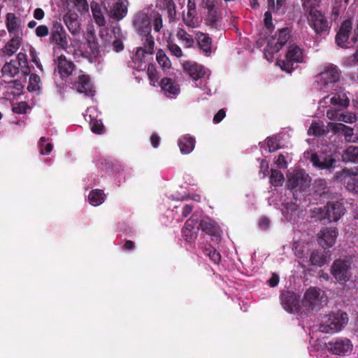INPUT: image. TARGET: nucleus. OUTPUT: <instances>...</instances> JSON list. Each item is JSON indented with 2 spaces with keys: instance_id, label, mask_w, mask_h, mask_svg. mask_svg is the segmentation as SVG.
<instances>
[{
  "instance_id": "obj_1",
  "label": "nucleus",
  "mask_w": 358,
  "mask_h": 358,
  "mask_svg": "<svg viewBox=\"0 0 358 358\" xmlns=\"http://www.w3.org/2000/svg\"><path fill=\"white\" fill-rule=\"evenodd\" d=\"M348 315L345 312L338 310L326 315L320 326V331L325 334H334L341 331L348 322Z\"/></svg>"
},
{
  "instance_id": "obj_2",
  "label": "nucleus",
  "mask_w": 358,
  "mask_h": 358,
  "mask_svg": "<svg viewBox=\"0 0 358 358\" xmlns=\"http://www.w3.org/2000/svg\"><path fill=\"white\" fill-rule=\"evenodd\" d=\"M303 62V50L295 44L290 45L283 59H278L276 64L287 73L294 69V64Z\"/></svg>"
},
{
  "instance_id": "obj_3",
  "label": "nucleus",
  "mask_w": 358,
  "mask_h": 358,
  "mask_svg": "<svg viewBox=\"0 0 358 358\" xmlns=\"http://www.w3.org/2000/svg\"><path fill=\"white\" fill-rule=\"evenodd\" d=\"M290 38V31L288 28L278 30L277 38L271 37L267 41L266 48L264 50L265 57L268 60H272L273 55L279 52Z\"/></svg>"
},
{
  "instance_id": "obj_4",
  "label": "nucleus",
  "mask_w": 358,
  "mask_h": 358,
  "mask_svg": "<svg viewBox=\"0 0 358 358\" xmlns=\"http://www.w3.org/2000/svg\"><path fill=\"white\" fill-rule=\"evenodd\" d=\"M317 82L321 89L328 92L333 89L334 85L340 80L341 71L333 64L329 65L317 76Z\"/></svg>"
},
{
  "instance_id": "obj_5",
  "label": "nucleus",
  "mask_w": 358,
  "mask_h": 358,
  "mask_svg": "<svg viewBox=\"0 0 358 358\" xmlns=\"http://www.w3.org/2000/svg\"><path fill=\"white\" fill-rule=\"evenodd\" d=\"M352 29V22L350 20L348 19L342 22L335 37V41L338 46L343 48H350L358 41L355 33L352 38H350Z\"/></svg>"
},
{
  "instance_id": "obj_6",
  "label": "nucleus",
  "mask_w": 358,
  "mask_h": 358,
  "mask_svg": "<svg viewBox=\"0 0 358 358\" xmlns=\"http://www.w3.org/2000/svg\"><path fill=\"white\" fill-rule=\"evenodd\" d=\"M308 24L317 35L329 34L331 25L327 17L318 10L310 8L308 17Z\"/></svg>"
},
{
  "instance_id": "obj_7",
  "label": "nucleus",
  "mask_w": 358,
  "mask_h": 358,
  "mask_svg": "<svg viewBox=\"0 0 358 358\" xmlns=\"http://www.w3.org/2000/svg\"><path fill=\"white\" fill-rule=\"evenodd\" d=\"M303 306L308 310H318L327 303L324 292L319 288L310 287L304 294Z\"/></svg>"
},
{
  "instance_id": "obj_8",
  "label": "nucleus",
  "mask_w": 358,
  "mask_h": 358,
  "mask_svg": "<svg viewBox=\"0 0 358 358\" xmlns=\"http://www.w3.org/2000/svg\"><path fill=\"white\" fill-rule=\"evenodd\" d=\"M48 42L66 50L69 46L68 34L60 22L55 21L50 27Z\"/></svg>"
},
{
  "instance_id": "obj_9",
  "label": "nucleus",
  "mask_w": 358,
  "mask_h": 358,
  "mask_svg": "<svg viewBox=\"0 0 358 358\" xmlns=\"http://www.w3.org/2000/svg\"><path fill=\"white\" fill-rule=\"evenodd\" d=\"M350 263L344 259H336L331 266V271L334 278L340 283L344 284L350 278Z\"/></svg>"
},
{
  "instance_id": "obj_10",
  "label": "nucleus",
  "mask_w": 358,
  "mask_h": 358,
  "mask_svg": "<svg viewBox=\"0 0 358 358\" xmlns=\"http://www.w3.org/2000/svg\"><path fill=\"white\" fill-rule=\"evenodd\" d=\"M280 303L283 308L289 313H299L300 310L299 296L293 292L282 291L280 294Z\"/></svg>"
},
{
  "instance_id": "obj_11",
  "label": "nucleus",
  "mask_w": 358,
  "mask_h": 358,
  "mask_svg": "<svg viewBox=\"0 0 358 358\" xmlns=\"http://www.w3.org/2000/svg\"><path fill=\"white\" fill-rule=\"evenodd\" d=\"M310 180L304 171L293 173L288 178L287 185L291 189L303 191L310 186Z\"/></svg>"
},
{
  "instance_id": "obj_12",
  "label": "nucleus",
  "mask_w": 358,
  "mask_h": 358,
  "mask_svg": "<svg viewBox=\"0 0 358 358\" xmlns=\"http://www.w3.org/2000/svg\"><path fill=\"white\" fill-rule=\"evenodd\" d=\"M199 230L198 218L192 215L185 222L181 233L185 241L193 243L197 238Z\"/></svg>"
},
{
  "instance_id": "obj_13",
  "label": "nucleus",
  "mask_w": 358,
  "mask_h": 358,
  "mask_svg": "<svg viewBox=\"0 0 358 358\" xmlns=\"http://www.w3.org/2000/svg\"><path fill=\"white\" fill-rule=\"evenodd\" d=\"M133 26L141 36L148 34L151 32V20L146 13L142 12L136 13L133 19Z\"/></svg>"
},
{
  "instance_id": "obj_14",
  "label": "nucleus",
  "mask_w": 358,
  "mask_h": 358,
  "mask_svg": "<svg viewBox=\"0 0 358 358\" xmlns=\"http://www.w3.org/2000/svg\"><path fill=\"white\" fill-rule=\"evenodd\" d=\"M325 207L327 222H337L345 214V208L339 201L328 202Z\"/></svg>"
},
{
  "instance_id": "obj_15",
  "label": "nucleus",
  "mask_w": 358,
  "mask_h": 358,
  "mask_svg": "<svg viewBox=\"0 0 358 358\" xmlns=\"http://www.w3.org/2000/svg\"><path fill=\"white\" fill-rule=\"evenodd\" d=\"M320 240V244L324 248L332 247L338 235V230L336 227H324L318 234Z\"/></svg>"
},
{
  "instance_id": "obj_16",
  "label": "nucleus",
  "mask_w": 358,
  "mask_h": 358,
  "mask_svg": "<svg viewBox=\"0 0 358 358\" xmlns=\"http://www.w3.org/2000/svg\"><path fill=\"white\" fill-rule=\"evenodd\" d=\"M352 348L351 341L346 338H338L334 342H329L328 343V348L330 352L334 355H345Z\"/></svg>"
},
{
  "instance_id": "obj_17",
  "label": "nucleus",
  "mask_w": 358,
  "mask_h": 358,
  "mask_svg": "<svg viewBox=\"0 0 358 358\" xmlns=\"http://www.w3.org/2000/svg\"><path fill=\"white\" fill-rule=\"evenodd\" d=\"M76 66L70 60H67L64 55H61L57 59V69L60 77L64 79L70 76Z\"/></svg>"
},
{
  "instance_id": "obj_18",
  "label": "nucleus",
  "mask_w": 358,
  "mask_h": 358,
  "mask_svg": "<svg viewBox=\"0 0 358 358\" xmlns=\"http://www.w3.org/2000/svg\"><path fill=\"white\" fill-rule=\"evenodd\" d=\"M222 13L217 8L214 10L207 11L204 22L205 24L212 29L220 30L221 29Z\"/></svg>"
},
{
  "instance_id": "obj_19",
  "label": "nucleus",
  "mask_w": 358,
  "mask_h": 358,
  "mask_svg": "<svg viewBox=\"0 0 358 358\" xmlns=\"http://www.w3.org/2000/svg\"><path fill=\"white\" fill-rule=\"evenodd\" d=\"M63 20L69 31L73 35H76L80 29L78 15L75 12L69 11L63 16Z\"/></svg>"
},
{
  "instance_id": "obj_20",
  "label": "nucleus",
  "mask_w": 358,
  "mask_h": 358,
  "mask_svg": "<svg viewBox=\"0 0 358 358\" xmlns=\"http://www.w3.org/2000/svg\"><path fill=\"white\" fill-rule=\"evenodd\" d=\"M183 68L184 71L194 80L203 78L206 74L204 67L196 63L186 62L183 64Z\"/></svg>"
},
{
  "instance_id": "obj_21",
  "label": "nucleus",
  "mask_w": 358,
  "mask_h": 358,
  "mask_svg": "<svg viewBox=\"0 0 358 358\" xmlns=\"http://www.w3.org/2000/svg\"><path fill=\"white\" fill-rule=\"evenodd\" d=\"M198 226L202 231L209 234L216 241L220 238V228L213 220L210 219L202 220L199 223L198 222Z\"/></svg>"
},
{
  "instance_id": "obj_22",
  "label": "nucleus",
  "mask_w": 358,
  "mask_h": 358,
  "mask_svg": "<svg viewBox=\"0 0 358 358\" xmlns=\"http://www.w3.org/2000/svg\"><path fill=\"white\" fill-rule=\"evenodd\" d=\"M313 191L315 194L325 199L331 198L332 194L327 180L322 178H318L314 181Z\"/></svg>"
},
{
  "instance_id": "obj_23",
  "label": "nucleus",
  "mask_w": 358,
  "mask_h": 358,
  "mask_svg": "<svg viewBox=\"0 0 358 358\" xmlns=\"http://www.w3.org/2000/svg\"><path fill=\"white\" fill-rule=\"evenodd\" d=\"M162 91L167 96H176L180 93V87L170 78H164L160 82Z\"/></svg>"
},
{
  "instance_id": "obj_24",
  "label": "nucleus",
  "mask_w": 358,
  "mask_h": 358,
  "mask_svg": "<svg viewBox=\"0 0 358 358\" xmlns=\"http://www.w3.org/2000/svg\"><path fill=\"white\" fill-rule=\"evenodd\" d=\"M196 39L199 48L208 55L212 52V38L208 34L198 31L196 34Z\"/></svg>"
},
{
  "instance_id": "obj_25",
  "label": "nucleus",
  "mask_w": 358,
  "mask_h": 358,
  "mask_svg": "<svg viewBox=\"0 0 358 358\" xmlns=\"http://www.w3.org/2000/svg\"><path fill=\"white\" fill-rule=\"evenodd\" d=\"M357 176V171L344 169L341 172V176L345 179L348 178L346 187L348 190L352 192H358V180L355 179V177Z\"/></svg>"
},
{
  "instance_id": "obj_26",
  "label": "nucleus",
  "mask_w": 358,
  "mask_h": 358,
  "mask_svg": "<svg viewBox=\"0 0 358 358\" xmlns=\"http://www.w3.org/2000/svg\"><path fill=\"white\" fill-rule=\"evenodd\" d=\"M77 90L80 93H84L86 96H93L94 90L91 88L90 78L87 75H80L78 77Z\"/></svg>"
},
{
  "instance_id": "obj_27",
  "label": "nucleus",
  "mask_w": 358,
  "mask_h": 358,
  "mask_svg": "<svg viewBox=\"0 0 358 358\" xmlns=\"http://www.w3.org/2000/svg\"><path fill=\"white\" fill-rule=\"evenodd\" d=\"M196 15V0L187 1V15H183L182 20L184 23L189 27L194 28L196 27L194 18Z\"/></svg>"
},
{
  "instance_id": "obj_28",
  "label": "nucleus",
  "mask_w": 358,
  "mask_h": 358,
  "mask_svg": "<svg viewBox=\"0 0 358 358\" xmlns=\"http://www.w3.org/2000/svg\"><path fill=\"white\" fill-rule=\"evenodd\" d=\"M328 129H330V131L334 132V134L342 132L343 133L346 141H352V137L354 134L352 128L346 126L343 123L329 122Z\"/></svg>"
},
{
  "instance_id": "obj_29",
  "label": "nucleus",
  "mask_w": 358,
  "mask_h": 358,
  "mask_svg": "<svg viewBox=\"0 0 358 358\" xmlns=\"http://www.w3.org/2000/svg\"><path fill=\"white\" fill-rule=\"evenodd\" d=\"M178 145L182 154H189L194 148L195 138L189 135L183 136L179 138Z\"/></svg>"
},
{
  "instance_id": "obj_30",
  "label": "nucleus",
  "mask_w": 358,
  "mask_h": 358,
  "mask_svg": "<svg viewBox=\"0 0 358 358\" xmlns=\"http://www.w3.org/2000/svg\"><path fill=\"white\" fill-rule=\"evenodd\" d=\"M127 14V8L122 1L115 3L110 12V16L117 21H120L123 19Z\"/></svg>"
},
{
  "instance_id": "obj_31",
  "label": "nucleus",
  "mask_w": 358,
  "mask_h": 358,
  "mask_svg": "<svg viewBox=\"0 0 358 358\" xmlns=\"http://www.w3.org/2000/svg\"><path fill=\"white\" fill-rule=\"evenodd\" d=\"M20 19L14 13H8L6 16V25L9 34H15L20 27Z\"/></svg>"
},
{
  "instance_id": "obj_32",
  "label": "nucleus",
  "mask_w": 358,
  "mask_h": 358,
  "mask_svg": "<svg viewBox=\"0 0 358 358\" xmlns=\"http://www.w3.org/2000/svg\"><path fill=\"white\" fill-rule=\"evenodd\" d=\"M99 53V50L98 47V43L93 40L87 41V50L85 52L83 53V57L87 58L91 63H92L94 59L98 57Z\"/></svg>"
},
{
  "instance_id": "obj_33",
  "label": "nucleus",
  "mask_w": 358,
  "mask_h": 358,
  "mask_svg": "<svg viewBox=\"0 0 358 358\" xmlns=\"http://www.w3.org/2000/svg\"><path fill=\"white\" fill-rule=\"evenodd\" d=\"M176 37L184 48H191L194 46V39L193 36L187 33L183 28H178Z\"/></svg>"
},
{
  "instance_id": "obj_34",
  "label": "nucleus",
  "mask_w": 358,
  "mask_h": 358,
  "mask_svg": "<svg viewBox=\"0 0 358 358\" xmlns=\"http://www.w3.org/2000/svg\"><path fill=\"white\" fill-rule=\"evenodd\" d=\"M20 39L21 38L17 36L10 39L2 49L3 54L8 57L13 55L21 45Z\"/></svg>"
},
{
  "instance_id": "obj_35",
  "label": "nucleus",
  "mask_w": 358,
  "mask_h": 358,
  "mask_svg": "<svg viewBox=\"0 0 358 358\" xmlns=\"http://www.w3.org/2000/svg\"><path fill=\"white\" fill-rule=\"evenodd\" d=\"M1 72L3 77L14 78L19 73V66L17 61L10 60L9 62H6L3 66Z\"/></svg>"
},
{
  "instance_id": "obj_36",
  "label": "nucleus",
  "mask_w": 358,
  "mask_h": 358,
  "mask_svg": "<svg viewBox=\"0 0 358 358\" xmlns=\"http://www.w3.org/2000/svg\"><path fill=\"white\" fill-rule=\"evenodd\" d=\"M90 7L93 18L99 27H103L106 24V20L101 10V6L96 1H92Z\"/></svg>"
},
{
  "instance_id": "obj_37",
  "label": "nucleus",
  "mask_w": 358,
  "mask_h": 358,
  "mask_svg": "<svg viewBox=\"0 0 358 358\" xmlns=\"http://www.w3.org/2000/svg\"><path fill=\"white\" fill-rule=\"evenodd\" d=\"M342 157L344 162L358 164V145L348 146L345 149Z\"/></svg>"
},
{
  "instance_id": "obj_38",
  "label": "nucleus",
  "mask_w": 358,
  "mask_h": 358,
  "mask_svg": "<svg viewBox=\"0 0 358 358\" xmlns=\"http://www.w3.org/2000/svg\"><path fill=\"white\" fill-rule=\"evenodd\" d=\"M104 200L105 194L103 191L101 189L92 190L88 195V201L94 206L101 205Z\"/></svg>"
},
{
  "instance_id": "obj_39",
  "label": "nucleus",
  "mask_w": 358,
  "mask_h": 358,
  "mask_svg": "<svg viewBox=\"0 0 358 358\" xmlns=\"http://www.w3.org/2000/svg\"><path fill=\"white\" fill-rule=\"evenodd\" d=\"M326 255L319 250H314L310 255V262L311 265L316 266H322L327 263Z\"/></svg>"
},
{
  "instance_id": "obj_40",
  "label": "nucleus",
  "mask_w": 358,
  "mask_h": 358,
  "mask_svg": "<svg viewBox=\"0 0 358 358\" xmlns=\"http://www.w3.org/2000/svg\"><path fill=\"white\" fill-rule=\"evenodd\" d=\"M332 105L347 108L349 106L350 100L344 92L336 93L330 99Z\"/></svg>"
},
{
  "instance_id": "obj_41",
  "label": "nucleus",
  "mask_w": 358,
  "mask_h": 358,
  "mask_svg": "<svg viewBox=\"0 0 358 358\" xmlns=\"http://www.w3.org/2000/svg\"><path fill=\"white\" fill-rule=\"evenodd\" d=\"M203 253L204 255L208 257L215 264H218L221 261L220 253L211 245H208L203 248Z\"/></svg>"
},
{
  "instance_id": "obj_42",
  "label": "nucleus",
  "mask_w": 358,
  "mask_h": 358,
  "mask_svg": "<svg viewBox=\"0 0 358 358\" xmlns=\"http://www.w3.org/2000/svg\"><path fill=\"white\" fill-rule=\"evenodd\" d=\"M143 45L140 48L147 50L148 53L152 55L154 53L155 41L154 37L150 33L142 35Z\"/></svg>"
},
{
  "instance_id": "obj_43",
  "label": "nucleus",
  "mask_w": 358,
  "mask_h": 358,
  "mask_svg": "<svg viewBox=\"0 0 358 358\" xmlns=\"http://www.w3.org/2000/svg\"><path fill=\"white\" fill-rule=\"evenodd\" d=\"M310 216L316 220L327 222V214L325 206L322 207H315L310 210Z\"/></svg>"
},
{
  "instance_id": "obj_44",
  "label": "nucleus",
  "mask_w": 358,
  "mask_h": 358,
  "mask_svg": "<svg viewBox=\"0 0 358 358\" xmlns=\"http://www.w3.org/2000/svg\"><path fill=\"white\" fill-rule=\"evenodd\" d=\"M156 59L159 65L163 69H169L171 66V62L164 51L159 49L157 52Z\"/></svg>"
},
{
  "instance_id": "obj_45",
  "label": "nucleus",
  "mask_w": 358,
  "mask_h": 358,
  "mask_svg": "<svg viewBox=\"0 0 358 358\" xmlns=\"http://www.w3.org/2000/svg\"><path fill=\"white\" fill-rule=\"evenodd\" d=\"M284 181L283 174L277 169H271L270 176V182L275 187H279L282 185Z\"/></svg>"
},
{
  "instance_id": "obj_46",
  "label": "nucleus",
  "mask_w": 358,
  "mask_h": 358,
  "mask_svg": "<svg viewBox=\"0 0 358 358\" xmlns=\"http://www.w3.org/2000/svg\"><path fill=\"white\" fill-rule=\"evenodd\" d=\"M167 48L169 52L177 58H180L182 56V49L173 41L169 40L167 41Z\"/></svg>"
},
{
  "instance_id": "obj_47",
  "label": "nucleus",
  "mask_w": 358,
  "mask_h": 358,
  "mask_svg": "<svg viewBox=\"0 0 358 358\" xmlns=\"http://www.w3.org/2000/svg\"><path fill=\"white\" fill-rule=\"evenodd\" d=\"M40 80H41L40 77L38 75H36L35 73L31 74V76L29 77V85L27 87L28 90L29 92H31V91H36V90H39Z\"/></svg>"
},
{
  "instance_id": "obj_48",
  "label": "nucleus",
  "mask_w": 358,
  "mask_h": 358,
  "mask_svg": "<svg viewBox=\"0 0 358 358\" xmlns=\"http://www.w3.org/2000/svg\"><path fill=\"white\" fill-rule=\"evenodd\" d=\"M313 131V134L315 136H322L327 134L330 129H328V126L327 127V129H324V125H321L318 122L312 123L310 128Z\"/></svg>"
},
{
  "instance_id": "obj_49",
  "label": "nucleus",
  "mask_w": 358,
  "mask_h": 358,
  "mask_svg": "<svg viewBox=\"0 0 358 358\" xmlns=\"http://www.w3.org/2000/svg\"><path fill=\"white\" fill-rule=\"evenodd\" d=\"M46 141L45 137H41L39 140L38 145L41 155L49 154L52 150V145L50 143H45Z\"/></svg>"
},
{
  "instance_id": "obj_50",
  "label": "nucleus",
  "mask_w": 358,
  "mask_h": 358,
  "mask_svg": "<svg viewBox=\"0 0 358 358\" xmlns=\"http://www.w3.org/2000/svg\"><path fill=\"white\" fill-rule=\"evenodd\" d=\"M90 127L91 130L93 133L96 134H101L104 131V127L101 120H91L90 121Z\"/></svg>"
},
{
  "instance_id": "obj_51",
  "label": "nucleus",
  "mask_w": 358,
  "mask_h": 358,
  "mask_svg": "<svg viewBox=\"0 0 358 358\" xmlns=\"http://www.w3.org/2000/svg\"><path fill=\"white\" fill-rule=\"evenodd\" d=\"M147 73L149 79L150 81L153 83H156L158 81V73L156 69L155 64H149L148 66Z\"/></svg>"
},
{
  "instance_id": "obj_52",
  "label": "nucleus",
  "mask_w": 358,
  "mask_h": 358,
  "mask_svg": "<svg viewBox=\"0 0 358 358\" xmlns=\"http://www.w3.org/2000/svg\"><path fill=\"white\" fill-rule=\"evenodd\" d=\"M336 163V159L331 156H326L321 161V169L332 168Z\"/></svg>"
},
{
  "instance_id": "obj_53",
  "label": "nucleus",
  "mask_w": 358,
  "mask_h": 358,
  "mask_svg": "<svg viewBox=\"0 0 358 358\" xmlns=\"http://www.w3.org/2000/svg\"><path fill=\"white\" fill-rule=\"evenodd\" d=\"M216 0H201V6L207 11L217 8Z\"/></svg>"
},
{
  "instance_id": "obj_54",
  "label": "nucleus",
  "mask_w": 358,
  "mask_h": 358,
  "mask_svg": "<svg viewBox=\"0 0 358 358\" xmlns=\"http://www.w3.org/2000/svg\"><path fill=\"white\" fill-rule=\"evenodd\" d=\"M147 55H150L148 52L140 47L137 48L135 57L136 59L140 62H145V57Z\"/></svg>"
},
{
  "instance_id": "obj_55",
  "label": "nucleus",
  "mask_w": 358,
  "mask_h": 358,
  "mask_svg": "<svg viewBox=\"0 0 358 358\" xmlns=\"http://www.w3.org/2000/svg\"><path fill=\"white\" fill-rule=\"evenodd\" d=\"M35 33L38 37H45L49 34V29L46 25H39L36 27Z\"/></svg>"
},
{
  "instance_id": "obj_56",
  "label": "nucleus",
  "mask_w": 358,
  "mask_h": 358,
  "mask_svg": "<svg viewBox=\"0 0 358 358\" xmlns=\"http://www.w3.org/2000/svg\"><path fill=\"white\" fill-rule=\"evenodd\" d=\"M341 113L340 110L336 109H329L327 111V117L331 120H337L339 121V118H341Z\"/></svg>"
},
{
  "instance_id": "obj_57",
  "label": "nucleus",
  "mask_w": 358,
  "mask_h": 358,
  "mask_svg": "<svg viewBox=\"0 0 358 358\" xmlns=\"http://www.w3.org/2000/svg\"><path fill=\"white\" fill-rule=\"evenodd\" d=\"M357 120V117L355 114L349 113V114H343L341 115V118H339V121L343 122L345 123H353Z\"/></svg>"
},
{
  "instance_id": "obj_58",
  "label": "nucleus",
  "mask_w": 358,
  "mask_h": 358,
  "mask_svg": "<svg viewBox=\"0 0 358 358\" xmlns=\"http://www.w3.org/2000/svg\"><path fill=\"white\" fill-rule=\"evenodd\" d=\"M267 146L268 148L269 152H275L279 149L278 142L272 138H267Z\"/></svg>"
},
{
  "instance_id": "obj_59",
  "label": "nucleus",
  "mask_w": 358,
  "mask_h": 358,
  "mask_svg": "<svg viewBox=\"0 0 358 358\" xmlns=\"http://www.w3.org/2000/svg\"><path fill=\"white\" fill-rule=\"evenodd\" d=\"M264 21L266 29H271L273 28V24L272 23V15L271 11L268 10L264 13Z\"/></svg>"
},
{
  "instance_id": "obj_60",
  "label": "nucleus",
  "mask_w": 358,
  "mask_h": 358,
  "mask_svg": "<svg viewBox=\"0 0 358 358\" xmlns=\"http://www.w3.org/2000/svg\"><path fill=\"white\" fill-rule=\"evenodd\" d=\"M166 9L169 16H172L176 14V5L173 0H164Z\"/></svg>"
},
{
  "instance_id": "obj_61",
  "label": "nucleus",
  "mask_w": 358,
  "mask_h": 358,
  "mask_svg": "<svg viewBox=\"0 0 358 358\" xmlns=\"http://www.w3.org/2000/svg\"><path fill=\"white\" fill-rule=\"evenodd\" d=\"M153 27H154V30L156 32H159L161 30V29L162 27V18L159 14H157L155 16V17L154 19V22H153Z\"/></svg>"
},
{
  "instance_id": "obj_62",
  "label": "nucleus",
  "mask_w": 358,
  "mask_h": 358,
  "mask_svg": "<svg viewBox=\"0 0 358 358\" xmlns=\"http://www.w3.org/2000/svg\"><path fill=\"white\" fill-rule=\"evenodd\" d=\"M277 166L280 169H285L287 166L285 157L282 154H280L275 162Z\"/></svg>"
},
{
  "instance_id": "obj_63",
  "label": "nucleus",
  "mask_w": 358,
  "mask_h": 358,
  "mask_svg": "<svg viewBox=\"0 0 358 358\" xmlns=\"http://www.w3.org/2000/svg\"><path fill=\"white\" fill-rule=\"evenodd\" d=\"M226 116V111L224 109L222 108L218 110V112L213 117V122L215 124L220 123Z\"/></svg>"
},
{
  "instance_id": "obj_64",
  "label": "nucleus",
  "mask_w": 358,
  "mask_h": 358,
  "mask_svg": "<svg viewBox=\"0 0 358 358\" xmlns=\"http://www.w3.org/2000/svg\"><path fill=\"white\" fill-rule=\"evenodd\" d=\"M280 281L279 276L277 273H273L271 278L268 280V285L271 287H276Z\"/></svg>"
}]
</instances>
